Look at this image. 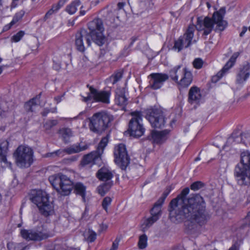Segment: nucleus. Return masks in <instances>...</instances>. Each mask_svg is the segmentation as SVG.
<instances>
[{
  "label": "nucleus",
  "mask_w": 250,
  "mask_h": 250,
  "mask_svg": "<svg viewBox=\"0 0 250 250\" xmlns=\"http://www.w3.org/2000/svg\"><path fill=\"white\" fill-rule=\"evenodd\" d=\"M189 191V188H186L176 198L171 200L170 214L178 222L186 219L200 226L204 225L210 219V215L206 209V202L199 194L187 198Z\"/></svg>",
  "instance_id": "obj_1"
},
{
  "label": "nucleus",
  "mask_w": 250,
  "mask_h": 250,
  "mask_svg": "<svg viewBox=\"0 0 250 250\" xmlns=\"http://www.w3.org/2000/svg\"><path fill=\"white\" fill-rule=\"evenodd\" d=\"M225 13V8L222 7L214 12L211 18L198 17L196 25L189 24L185 33L175 41L173 49L180 52L189 47L194 36L195 28L198 31H203V36L209 35L213 29L216 32L224 31L228 26L227 21L223 20Z\"/></svg>",
  "instance_id": "obj_2"
},
{
  "label": "nucleus",
  "mask_w": 250,
  "mask_h": 250,
  "mask_svg": "<svg viewBox=\"0 0 250 250\" xmlns=\"http://www.w3.org/2000/svg\"><path fill=\"white\" fill-rule=\"evenodd\" d=\"M234 176L239 185H250V153L249 152L241 153V163L235 168Z\"/></svg>",
  "instance_id": "obj_3"
},
{
  "label": "nucleus",
  "mask_w": 250,
  "mask_h": 250,
  "mask_svg": "<svg viewBox=\"0 0 250 250\" xmlns=\"http://www.w3.org/2000/svg\"><path fill=\"white\" fill-rule=\"evenodd\" d=\"M29 198L32 202L37 206L41 214L45 216L51 214L53 210L52 204L49 200V195L45 191L32 190Z\"/></svg>",
  "instance_id": "obj_4"
},
{
  "label": "nucleus",
  "mask_w": 250,
  "mask_h": 250,
  "mask_svg": "<svg viewBox=\"0 0 250 250\" xmlns=\"http://www.w3.org/2000/svg\"><path fill=\"white\" fill-rule=\"evenodd\" d=\"M182 66H175L169 71V77L174 82L179 89L187 88L193 80L192 73L187 67L181 69Z\"/></svg>",
  "instance_id": "obj_5"
},
{
  "label": "nucleus",
  "mask_w": 250,
  "mask_h": 250,
  "mask_svg": "<svg viewBox=\"0 0 250 250\" xmlns=\"http://www.w3.org/2000/svg\"><path fill=\"white\" fill-rule=\"evenodd\" d=\"M88 119L90 130L93 132L101 134L111 125L113 117L106 112L101 111L94 114Z\"/></svg>",
  "instance_id": "obj_6"
},
{
  "label": "nucleus",
  "mask_w": 250,
  "mask_h": 250,
  "mask_svg": "<svg viewBox=\"0 0 250 250\" xmlns=\"http://www.w3.org/2000/svg\"><path fill=\"white\" fill-rule=\"evenodd\" d=\"M48 180L53 188L62 195H69L73 188V183L69 177L62 173L52 175L49 177Z\"/></svg>",
  "instance_id": "obj_7"
},
{
  "label": "nucleus",
  "mask_w": 250,
  "mask_h": 250,
  "mask_svg": "<svg viewBox=\"0 0 250 250\" xmlns=\"http://www.w3.org/2000/svg\"><path fill=\"white\" fill-rule=\"evenodd\" d=\"M15 163L20 167H28L33 162V151L28 146H20L13 154Z\"/></svg>",
  "instance_id": "obj_8"
},
{
  "label": "nucleus",
  "mask_w": 250,
  "mask_h": 250,
  "mask_svg": "<svg viewBox=\"0 0 250 250\" xmlns=\"http://www.w3.org/2000/svg\"><path fill=\"white\" fill-rule=\"evenodd\" d=\"M88 27L90 30L88 33L92 37V40L98 45L102 46L105 42V37L103 35L104 28L102 20L100 19H94L88 23Z\"/></svg>",
  "instance_id": "obj_9"
},
{
  "label": "nucleus",
  "mask_w": 250,
  "mask_h": 250,
  "mask_svg": "<svg viewBox=\"0 0 250 250\" xmlns=\"http://www.w3.org/2000/svg\"><path fill=\"white\" fill-rule=\"evenodd\" d=\"M130 115L132 117L129 122L128 131L130 136L140 137L144 134L145 130L142 124V112L135 111L131 112Z\"/></svg>",
  "instance_id": "obj_10"
},
{
  "label": "nucleus",
  "mask_w": 250,
  "mask_h": 250,
  "mask_svg": "<svg viewBox=\"0 0 250 250\" xmlns=\"http://www.w3.org/2000/svg\"><path fill=\"white\" fill-rule=\"evenodd\" d=\"M144 113L152 127L161 128L165 126L166 119L162 110L158 108H150L145 110Z\"/></svg>",
  "instance_id": "obj_11"
},
{
  "label": "nucleus",
  "mask_w": 250,
  "mask_h": 250,
  "mask_svg": "<svg viewBox=\"0 0 250 250\" xmlns=\"http://www.w3.org/2000/svg\"><path fill=\"white\" fill-rule=\"evenodd\" d=\"M108 135L103 138L98 145L97 150L84 155L81 162V164L83 166H85L98 163L101 160V156L108 142Z\"/></svg>",
  "instance_id": "obj_12"
},
{
  "label": "nucleus",
  "mask_w": 250,
  "mask_h": 250,
  "mask_svg": "<svg viewBox=\"0 0 250 250\" xmlns=\"http://www.w3.org/2000/svg\"><path fill=\"white\" fill-rule=\"evenodd\" d=\"M21 234L23 238L27 241H41L49 236V231L41 225L31 229H22Z\"/></svg>",
  "instance_id": "obj_13"
},
{
  "label": "nucleus",
  "mask_w": 250,
  "mask_h": 250,
  "mask_svg": "<svg viewBox=\"0 0 250 250\" xmlns=\"http://www.w3.org/2000/svg\"><path fill=\"white\" fill-rule=\"evenodd\" d=\"M115 162L122 169L125 170L130 163V158L127 155L125 146L120 144L114 148Z\"/></svg>",
  "instance_id": "obj_14"
},
{
  "label": "nucleus",
  "mask_w": 250,
  "mask_h": 250,
  "mask_svg": "<svg viewBox=\"0 0 250 250\" xmlns=\"http://www.w3.org/2000/svg\"><path fill=\"white\" fill-rule=\"evenodd\" d=\"M92 37L84 29L77 32L75 35V44L76 49L80 52H84L85 49L90 46Z\"/></svg>",
  "instance_id": "obj_15"
},
{
  "label": "nucleus",
  "mask_w": 250,
  "mask_h": 250,
  "mask_svg": "<svg viewBox=\"0 0 250 250\" xmlns=\"http://www.w3.org/2000/svg\"><path fill=\"white\" fill-rule=\"evenodd\" d=\"M148 78L150 79L148 86L153 90H157L163 85L169 76L165 73H154L150 74Z\"/></svg>",
  "instance_id": "obj_16"
},
{
  "label": "nucleus",
  "mask_w": 250,
  "mask_h": 250,
  "mask_svg": "<svg viewBox=\"0 0 250 250\" xmlns=\"http://www.w3.org/2000/svg\"><path fill=\"white\" fill-rule=\"evenodd\" d=\"M250 76V64L246 62L240 66L236 75V83L243 85Z\"/></svg>",
  "instance_id": "obj_17"
},
{
  "label": "nucleus",
  "mask_w": 250,
  "mask_h": 250,
  "mask_svg": "<svg viewBox=\"0 0 250 250\" xmlns=\"http://www.w3.org/2000/svg\"><path fill=\"white\" fill-rule=\"evenodd\" d=\"M87 87H89L90 93L93 96L94 101L106 104H108L110 103L109 98L111 94L110 91H99L89 84L87 85Z\"/></svg>",
  "instance_id": "obj_18"
},
{
  "label": "nucleus",
  "mask_w": 250,
  "mask_h": 250,
  "mask_svg": "<svg viewBox=\"0 0 250 250\" xmlns=\"http://www.w3.org/2000/svg\"><path fill=\"white\" fill-rule=\"evenodd\" d=\"M168 133L169 131L167 130L160 132L153 131L151 135L148 137V139L154 144H161L167 139Z\"/></svg>",
  "instance_id": "obj_19"
},
{
  "label": "nucleus",
  "mask_w": 250,
  "mask_h": 250,
  "mask_svg": "<svg viewBox=\"0 0 250 250\" xmlns=\"http://www.w3.org/2000/svg\"><path fill=\"white\" fill-rule=\"evenodd\" d=\"M200 89L196 86H192L188 93V102L190 104H198L201 99Z\"/></svg>",
  "instance_id": "obj_20"
},
{
  "label": "nucleus",
  "mask_w": 250,
  "mask_h": 250,
  "mask_svg": "<svg viewBox=\"0 0 250 250\" xmlns=\"http://www.w3.org/2000/svg\"><path fill=\"white\" fill-rule=\"evenodd\" d=\"M239 55V52H235L230 57L229 60L228 61V62L226 63V64L224 65V66L223 67V68L221 69V71L218 72L216 76V77L218 78V79L222 78L224 74L227 72V71L230 69L231 67H232L235 62L237 58V57Z\"/></svg>",
  "instance_id": "obj_21"
},
{
  "label": "nucleus",
  "mask_w": 250,
  "mask_h": 250,
  "mask_svg": "<svg viewBox=\"0 0 250 250\" xmlns=\"http://www.w3.org/2000/svg\"><path fill=\"white\" fill-rule=\"evenodd\" d=\"M97 177L101 181L105 182L111 181V180L113 177L111 171L106 167H102L96 173Z\"/></svg>",
  "instance_id": "obj_22"
},
{
  "label": "nucleus",
  "mask_w": 250,
  "mask_h": 250,
  "mask_svg": "<svg viewBox=\"0 0 250 250\" xmlns=\"http://www.w3.org/2000/svg\"><path fill=\"white\" fill-rule=\"evenodd\" d=\"M41 93L30 100L24 104V108L27 112H33L36 107L40 104Z\"/></svg>",
  "instance_id": "obj_23"
},
{
  "label": "nucleus",
  "mask_w": 250,
  "mask_h": 250,
  "mask_svg": "<svg viewBox=\"0 0 250 250\" xmlns=\"http://www.w3.org/2000/svg\"><path fill=\"white\" fill-rule=\"evenodd\" d=\"M9 142L7 140L0 141V162L7 163V154L8 150Z\"/></svg>",
  "instance_id": "obj_24"
},
{
  "label": "nucleus",
  "mask_w": 250,
  "mask_h": 250,
  "mask_svg": "<svg viewBox=\"0 0 250 250\" xmlns=\"http://www.w3.org/2000/svg\"><path fill=\"white\" fill-rule=\"evenodd\" d=\"M58 133L65 144L69 142V139L73 136L71 129L68 127H63L59 130Z\"/></svg>",
  "instance_id": "obj_25"
},
{
  "label": "nucleus",
  "mask_w": 250,
  "mask_h": 250,
  "mask_svg": "<svg viewBox=\"0 0 250 250\" xmlns=\"http://www.w3.org/2000/svg\"><path fill=\"white\" fill-rule=\"evenodd\" d=\"M11 114V111L9 110L8 103L4 101L0 102V117H8Z\"/></svg>",
  "instance_id": "obj_26"
},
{
  "label": "nucleus",
  "mask_w": 250,
  "mask_h": 250,
  "mask_svg": "<svg viewBox=\"0 0 250 250\" xmlns=\"http://www.w3.org/2000/svg\"><path fill=\"white\" fill-rule=\"evenodd\" d=\"M87 146L84 145L81 146L80 144L73 145L69 147H66V150L67 154H71L73 153H79L81 151L86 150L87 148Z\"/></svg>",
  "instance_id": "obj_27"
},
{
  "label": "nucleus",
  "mask_w": 250,
  "mask_h": 250,
  "mask_svg": "<svg viewBox=\"0 0 250 250\" xmlns=\"http://www.w3.org/2000/svg\"><path fill=\"white\" fill-rule=\"evenodd\" d=\"M113 184V181H108L100 185L97 188V191L101 196H104L108 191Z\"/></svg>",
  "instance_id": "obj_28"
},
{
  "label": "nucleus",
  "mask_w": 250,
  "mask_h": 250,
  "mask_svg": "<svg viewBox=\"0 0 250 250\" xmlns=\"http://www.w3.org/2000/svg\"><path fill=\"white\" fill-rule=\"evenodd\" d=\"M243 138L242 137V133L239 135L236 132L232 133L231 136L229 137L227 141V144L229 145H231L233 143H242L243 144Z\"/></svg>",
  "instance_id": "obj_29"
},
{
  "label": "nucleus",
  "mask_w": 250,
  "mask_h": 250,
  "mask_svg": "<svg viewBox=\"0 0 250 250\" xmlns=\"http://www.w3.org/2000/svg\"><path fill=\"white\" fill-rule=\"evenodd\" d=\"M81 4L80 0H75L70 4L67 5L65 8V11L70 15H73L76 13L77 10V7Z\"/></svg>",
  "instance_id": "obj_30"
},
{
  "label": "nucleus",
  "mask_w": 250,
  "mask_h": 250,
  "mask_svg": "<svg viewBox=\"0 0 250 250\" xmlns=\"http://www.w3.org/2000/svg\"><path fill=\"white\" fill-rule=\"evenodd\" d=\"M73 188L76 193L81 195L83 199L84 198L85 195L86 187L80 182L76 183L75 185L73 184Z\"/></svg>",
  "instance_id": "obj_31"
},
{
  "label": "nucleus",
  "mask_w": 250,
  "mask_h": 250,
  "mask_svg": "<svg viewBox=\"0 0 250 250\" xmlns=\"http://www.w3.org/2000/svg\"><path fill=\"white\" fill-rule=\"evenodd\" d=\"M163 203H160L159 201H157L154 205L153 207L150 211L151 216H155L159 219L161 211V207Z\"/></svg>",
  "instance_id": "obj_32"
},
{
  "label": "nucleus",
  "mask_w": 250,
  "mask_h": 250,
  "mask_svg": "<svg viewBox=\"0 0 250 250\" xmlns=\"http://www.w3.org/2000/svg\"><path fill=\"white\" fill-rule=\"evenodd\" d=\"M7 247L8 250H25L27 247L23 243H17L10 242L7 243Z\"/></svg>",
  "instance_id": "obj_33"
},
{
  "label": "nucleus",
  "mask_w": 250,
  "mask_h": 250,
  "mask_svg": "<svg viewBox=\"0 0 250 250\" xmlns=\"http://www.w3.org/2000/svg\"><path fill=\"white\" fill-rule=\"evenodd\" d=\"M66 148L64 149H60L54 151L52 152L47 153L46 155V157H51V158H56V157H62L64 156L65 154H66Z\"/></svg>",
  "instance_id": "obj_34"
},
{
  "label": "nucleus",
  "mask_w": 250,
  "mask_h": 250,
  "mask_svg": "<svg viewBox=\"0 0 250 250\" xmlns=\"http://www.w3.org/2000/svg\"><path fill=\"white\" fill-rule=\"evenodd\" d=\"M123 77V72L121 71H117L112 75L108 79V81L112 84H115L120 81Z\"/></svg>",
  "instance_id": "obj_35"
},
{
  "label": "nucleus",
  "mask_w": 250,
  "mask_h": 250,
  "mask_svg": "<svg viewBox=\"0 0 250 250\" xmlns=\"http://www.w3.org/2000/svg\"><path fill=\"white\" fill-rule=\"evenodd\" d=\"M249 228H250V211L248 213L247 215L243 220L239 229L240 230L247 229Z\"/></svg>",
  "instance_id": "obj_36"
},
{
  "label": "nucleus",
  "mask_w": 250,
  "mask_h": 250,
  "mask_svg": "<svg viewBox=\"0 0 250 250\" xmlns=\"http://www.w3.org/2000/svg\"><path fill=\"white\" fill-rule=\"evenodd\" d=\"M158 220V218L155 216H151L147 218L143 225V229H146L151 227L153 223Z\"/></svg>",
  "instance_id": "obj_37"
},
{
  "label": "nucleus",
  "mask_w": 250,
  "mask_h": 250,
  "mask_svg": "<svg viewBox=\"0 0 250 250\" xmlns=\"http://www.w3.org/2000/svg\"><path fill=\"white\" fill-rule=\"evenodd\" d=\"M193 67L197 69H201L204 66H206V63L201 58H198L194 59L192 62Z\"/></svg>",
  "instance_id": "obj_38"
},
{
  "label": "nucleus",
  "mask_w": 250,
  "mask_h": 250,
  "mask_svg": "<svg viewBox=\"0 0 250 250\" xmlns=\"http://www.w3.org/2000/svg\"><path fill=\"white\" fill-rule=\"evenodd\" d=\"M96 233L90 229L84 234L85 239L89 242L94 241L96 239Z\"/></svg>",
  "instance_id": "obj_39"
},
{
  "label": "nucleus",
  "mask_w": 250,
  "mask_h": 250,
  "mask_svg": "<svg viewBox=\"0 0 250 250\" xmlns=\"http://www.w3.org/2000/svg\"><path fill=\"white\" fill-rule=\"evenodd\" d=\"M147 237L146 234H143L139 237L138 242L139 248L141 249H145L147 246Z\"/></svg>",
  "instance_id": "obj_40"
},
{
  "label": "nucleus",
  "mask_w": 250,
  "mask_h": 250,
  "mask_svg": "<svg viewBox=\"0 0 250 250\" xmlns=\"http://www.w3.org/2000/svg\"><path fill=\"white\" fill-rule=\"evenodd\" d=\"M24 11L23 10H21L17 12L14 16L13 20H12V24H15L20 20H21L24 15Z\"/></svg>",
  "instance_id": "obj_41"
},
{
  "label": "nucleus",
  "mask_w": 250,
  "mask_h": 250,
  "mask_svg": "<svg viewBox=\"0 0 250 250\" xmlns=\"http://www.w3.org/2000/svg\"><path fill=\"white\" fill-rule=\"evenodd\" d=\"M243 138V144L246 146H250V132L246 131L242 132Z\"/></svg>",
  "instance_id": "obj_42"
},
{
  "label": "nucleus",
  "mask_w": 250,
  "mask_h": 250,
  "mask_svg": "<svg viewBox=\"0 0 250 250\" xmlns=\"http://www.w3.org/2000/svg\"><path fill=\"white\" fill-rule=\"evenodd\" d=\"M58 122L56 120H50L47 121L43 125V127L46 130H50L52 127L56 125Z\"/></svg>",
  "instance_id": "obj_43"
},
{
  "label": "nucleus",
  "mask_w": 250,
  "mask_h": 250,
  "mask_svg": "<svg viewBox=\"0 0 250 250\" xmlns=\"http://www.w3.org/2000/svg\"><path fill=\"white\" fill-rule=\"evenodd\" d=\"M115 102L118 105L125 106L127 104V99L125 96L116 97Z\"/></svg>",
  "instance_id": "obj_44"
},
{
  "label": "nucleus",
  "mask_w": 250,
  "mask_h": 250,
  "mask_svg": "<svg viewBox=\"0 0 250 250\" xmlns=\"http://www.w3.org/2000/svg\"><path fill=\"white\" fill-rule=\"evenodd\" d=\"M25 33L23 31H20L16 33L15 35H13L11 38V41L13 42H19L21 38L24 35Z\"/></svg>",
  "instance_id": "obj_45"
},
{
  "label": "nucleus",
  "mask_w": 250,
  "mask_h": 250,
  "mask_svg": "<svg viewBox=\"0 0 250 250\" xmlns=\"http://www.w3.org/2000/svg\"><path fill=\"white\" fill-rule=\"evenodd\" d=\"M112 199L109 197H105L103 200L102 207L107 212L108 207L111 204Z\"/></svg>",
  "instance_id": "obj_46"
},
{
  "label": "nucleus",
  "mask_w": 250,
  "mask_h": 250,
  "mask_svg": "<svg viewBox=\"0 0 250 250\" xmlns=\"http://www.w3.org/2000/svg\"><path fill=\"white\" fill-rule=\"evenodd\" d=\"M204 186V184L200 181H197L192 183L190 186L191 189L197 190Z\"/></svg>",
  "instance_id": "obj_47"
},
{
  "label": "nucleus",
  "mask_w": 250,
  "mask_h": 250,
  "mask_svg": "<svg viewBox=\"0 0 250 250\" xmlns=\"http://www.w3.org/2000/svg\"><path fill=\"white\" fill-rule=\"evenodd\" d=\"M8 9V7L6 6L5 7H3L2 3L1 0H0V17H4L6 15V11Z\"/></svg>",
  "instance_id": "obj_48"
},
{
  "label": "nucleus",
  "mask_w": 250,
  "mask_h": 250,
  "mask_svg": "<svg viewBox=\"0 0 250 250\" xmlns=\"http://www.w3.org/2000/svg\"><path fill=\"white\" fill-rule=\"evenodd\" d=\"M125 89L124 88H119L116 90V97L125 96Z\"/></svg>",
  "instance_id": "obj_49"
},
{
  "label": "nucleus",
  "mask_w": 250,
  "mask_h": 250,
  "mask_svg": "<svg viewBox=\"0 0 250 250\" xmlns=\"http://www.w3.org/2000/svg\"><path fill=\"white\" fill-rule=\"evenodd\" d=\"M169 192H170V190H168L167 191H165L163 193L162 196L158 200V201H159L160 203H164L165 199L166 198V197L169 194Z\"/></svg>",
  "instance_id": "obj_50"
},
{
  "label": "nucleus",
  "mask_w": 250,
  "mask_h": 250,
  "mask_svg": "<svg viewBox=\"0 0 250 250\" xmlns=\"http://www.w3.org/2000/svg\"><path fill=\"white\" fill-rule=\"evenodd\" d=\"M91 100H93V97L92 94H91L90 91L89 90V92L87 93V96L86 97H83V101L87 102Z\"/></svg>",
  "instance_id": "obj_51"
},
{
  "label": "nucleus",
  "mask_w": 250,
  "mask_h": 250,
  "mask_svg": "<svg viewBox=\"0 0 250 250\" xmlns=\"http://www.w3.org/2000/svg\"><path fill=\"white\" fill-rule=\"evenodd\" d=\"M119 245V241L116 239L112 244V246L110 250H116Z\"/></svg>",
  "instance_id": "obj_52"
},
{
  "label": "nucleus",
  "mask_w": 250,
  "mask_h": 250,
  "mask_svg": "<svg viewBox=\"0 0 250 250\" xmlns=\"http://www.w3.org/2000/svg\"><path fill=\"white\" fill-rule=\"evenodd\" d=\"M50 112H56V109H55L53 111H50V110L49 109L45 108L44 110L42 112V116L45 117L47 116V114Z\"/></svg>",
  "instance_id": "obj_53"
},
{
  "label": "nucleus",
  "mask_w": 250,
  "mask_h": 250,
  "mask_svg": "<svg viewBox=\"0 0 250 250\" xmlns=\"http://www.w3.org/2000/svg\"><path fill=\"white\" fill-rule=\"evenodd\" d=\"M54 12L53 11V10L51 9H50L45 15L44 17V21H46L47 19H48L49 17L53 14Z\"/></svg>",
  "instance_id": "obj_54"
},
{
  "label": "nucleus",
  "mask_w": 250,
  "mask_h": 250,
  "mask_svg": "<svg viewBox=\"0 0 250 250\" xmlns=\"http://www.w3.org/2000/svg\"><path fill=\"white\" fill-rule=\"evenodd\" d=\"M14 24H12V21H11L9 24L5 25L3 27V31H7L11 28V27L13 26Z\"/></svg>",
  "instance_id": "obj_55"
},
{
  "label": "nucleus",
  "mask_w": 250,
  "mask_h": 250,
  "mask_svg": "<svg viewBox=\"0 0 250 250\" xmlns=\"http://www.w3.org/2000/svg\"><path fill=\"white\" fill-rule=\"evenodd\" d=\"M125 5V2H120L117 4V8L118 10H121L123 9Z\"/></svg>",
  "instance_id": "obj_56"
},
{
  "label": "nucleus",
  "mask_w": 250,
  "mask_h": 250,
  "mask_svg": "<svg viewBox=\"0 0 250 250\" xmlns=\"http://www.w3.org/2000/svg\"><path fill=\"white\" fill-rule=\"evenodd\" d=\"M67 0H60L58 2L57 4L60 7H62L64 5L65 3L67 1Z\"/></svg>",
  "instance_id": "obj_57"
},
{
  "label": "nucleus",
  "mask_w": 250,
  "mask_h": 250,
  "mask_svg": "<svg viewBox=\"0 0 250 250\" xmlns=\"http://www.w3.org/2000/svg\"><path fill=\"white\" fill-rule=\"evenodd\" d=\"M19 0H12V2L11 4V8H14L18 5V2Z\"/></svg>",
  "instance_id": "obj_58"
},
{
  "label": "nucleus",
  "mask_w": 250,
  "mask_h": 250,
  "mask_svg": "<svg viewBox=\"0 0 250 250\" xmlns=\"http://www.w3.org/2000/svg\"><path fill=\"white\" fill-rule=\"evenodd\" d=\"M61 7H60L57 4H54L52 6L51 9L53 10V11L57 12L58 10H59Z\"/></svg>",
  "instance_id": "obj_59"
},
{
  "label": "nucleus",
  "mask_w": 250,
  "mask_h": 250,
  "mask_svg": "<svg viewBox=\"0 0 250 250\" xmlns=\"http://www.w3.org/2000/svg\"><path fill=\"white\" fill-rule=\"evenodd\" d=\"M49 250H64V249L62 248V246L58 245H55V246L54 247V248L53 249Z\"/></svg>",
  "instance_id": "obj_60"
},
{
  "label": "nucleus",
  "mask_w": 250,
  "mask_h": 250,
  "mask_svg": "<svg viewBox=\"0 0 250 250\" xmlns=\"http://www.w3.org/2000/svg\"><path fill=\"white\" fill-rule=\"evenodd\" d=\"M247 31V28L245 26L243 27L242 30L240 34V36L241 37H243Z\"/></svg>",
  "instance_id": "obj_61"
},
{
  "label": "nucleus",
  "mask_w": 250,
  "mask_h": 250,
  "mask_svg": "<svg viewBox=\"0 0 250 250\" xmlns=\"http://www.w3.org/2000/svg\"><path fill=\"white\" fill-rule=\"evenodd\" d=\"M229 250H239V247L236 245L234 244L229 248Z\"/></svg>",
  "instance_id": "obj_62"
},
{
  "label": "nucleus",
  "mask_w": 250,
  "mask_h": 250,
  "mask_svg": "<svg viewBox=\"0 0 250 250\" xmlns=\"http://www.w3.org/2000/svg\"><path fill=\"white\" fill-rule=\"evenodd\" d=\"M83 6H82L81 7V8H80V15L81 16H83L86 13V11L85 10H83Z\"/></svg>",
  "instance_id": "obj_63"
},
{
  "label": "nucleus",
  "mask_w": 250,
  "mask_h": 250,
  "mask_svg": "<svg viewBox=\"0 0 250 250\" xmlns=\"http://www.w3.org/2000/svg\"><path fill=\"white\" fill-rule=\"evenodd\" d=\"M169 250H179L177 248H173Z\"/></svg>",
  "instance_id": "obj_64"
}]
</instances>
